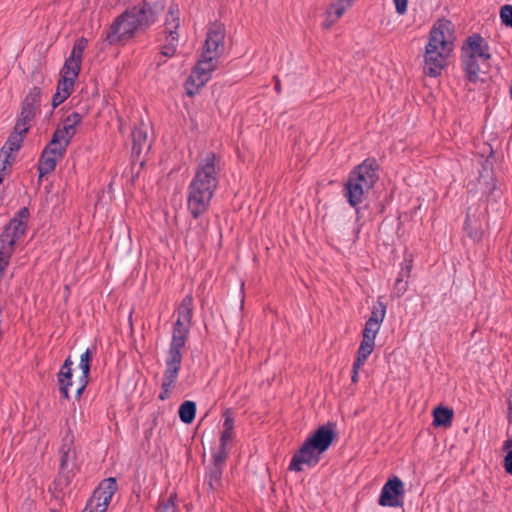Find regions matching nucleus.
Segmentation results:
<instances>
[{
	"instance_id": "10",
	"label": "nucleus",
	"mask_w": 512,
	"mask_h": 512,
	"mask_svg": "<svg viewBox=\"0 0 512 512\" xmlns=\"http://www.w3.org/2000/svg\"><path fill=\"white\" fill-rule=\"evenodd\" d=\"M117 489L115 478L102 480L86 503L83 512H106Z\"/></svg>"
},
{
	"instance_id": "31",
	"label": "nucleus",
	"mask_w": 512,
	"mask_h": 512,
	"mask_svg": "<svg viewBox=\"0 0 512 512\" xmlns=\"http://www.w3.org/2000/svg\"><path fill=\"white\" fill-rule=\"evenodd\" d=\"M223 467L211 464L208 472V485L210 489L216 490L221 485Z\"/></svg>"
},
{
	"instance_id": "46",
	"label": "nucleus",
	"mask_w": 512,
	"mask_h": 512,
	"mask_svg": "<svg viewBox=\"0 0 512 512\" xmlns=\"http://www.w3.org/2000/svg\"><path fill=\"white\" fill-rule=\"evenodd\" d=\"M4 175H5V172H1V174H0V184H2L3 181H4Z\"/></svg>"
},
{
	"instance_id": "25",
	"label": "nucleus",
	"mask_w": 512,
	"mask_h": 512,
	"mask_svg": "<svg viewBox=\"0 0 512 512\" xmlns=\"http://www.w3.org/2000/svg\"><path fill=\"white\" fill-rule=\"evenodd\" d=\"M353 2L354 0H337L332 3L326 10L324 27L329 29L352 6Z\"/></svg>"
},
{
	"instance_id": "32",
	"label": "nucleus",
	"mask_w": 512,
	"mask_h": 512,
	"mask_svg": "<svg viewBox=\"0 0 512 512\" xmlns=\"http://www.w3.org/2000/svg\"><path fill=\"white\" fill-rule=\"evenodd\" d=\"M386 315V305L382 302L381 298H378L377 302L373 305L371 315L368 321H374L382 324Z\"/></svg>"
},
{
	"instance_id": "49",
	"label": "nucleus",
	"mask_w": 512,
	"mask_h": 512,
	"mask_svg": "<svg viewBox=\"0 0 512 512\" xmlns=\"http://www.w3.org/2000/svg\"><path fill=\"white\" fill-rule=\"evenodd\" d=\"M509 95H510V98L512 99V85L510 86Z\"/></svg>"
},
{
	"instance_id": "28",
	"label": "nucleus",
	"mask_w": 512,
	"mask_h": 512,
	"mask_svg": "<svg viewBox=\"0 0 512 512\" xmlns=\"http://www.w3.org/2000/svg\"><path fill=\"white\" fill-rule=\"evenodd\" d=\"M79 72L75 70H67L65 67L61 69V78L57 84V91L62 92L66 96H70L73 91L74 83Z\"/></svg>"
},
{
	"instance_id": "45",
	"label": "nucleus",
	"mask_w": 512,
	"mask_h": 512,
	"mask_svg": "<svg viewBox=\"0 0 512 512\" xmlns=\"http://www.w3.org/2000/svg\"><path fill=\"white\" fill-rule=\"evenodd\" d=\"M508 421L512 423V400L508 403Z\"/></svg>"
},
{
	"instance_id": "33",
	"label": "nucleus",
	"mask_w": 512,
	"mask_h": 512,
	"mask_svg": "<svg viewBox=\"0 0 512 512\" xmlns=\"http://www.w3.org/2000/svg\"><path fill=\"white\" fill-rule=\"evenodd\" d=\"M176 503V494H171L168 498L162 499L159 502L156 512H177L178 510Z\"/></svg>"
},
{
	"instance_id": "18",
	"label": "nucleus",
	"mask_w": 512,
	"mask_h": 512,
	"mask_svg": "<svg viewBox=\"0 0 512 512\" xmlns=\"http://www.w3.org/2000/svg\"><path fill=\"white\" fill-rule=\"evenodd\" d=\"M488 50V45L483 44V38L478 34H474L466 39V43L462 47V56L472 54L473 57H479L484 62H487L491 58Z\"/></svg>"
},
{
	"instance_id": "30",
	"label": "nucleus",
	"mask_w": 512,
	"mask_h": 512,
	"mask_svg": "<svg viewBox=\"0 0 512 512\" xmlns=\"http://www.w3.org/2000/svg\"><path fill=\"white\" fill-rule=\"evenodd\" d=\"M179 418L185 424L193 422L196 415V404L193 401H184L179 407Z\"/></svg>"
},
{
	"instance_id": "42",
	"label": "nucleus",
	"mask_w": 512,
	"mask_h": 512,
	"mask_svg": "<svg viewBox=\"0 0 512 512\" xmlns=\"http://www.w3.org/2000/svg\"><path fill=\"white\" fill-rule=\"evenodd\" d=\"M224 417L223 429L234 431V419L230 416L228 411L224 413Z\"/></svg>"
},
{
	"instance_id": "34",
	"label": "nucleus",
	"mask_w": 512,
	"mask_h": 512,
	"mask_svg": "<svg viewBox=\"0 0 512 512\" xmlns=\"http://www.w3.org/2000/svg\"><path fill=\"white\" fill-rule=\"evenodd\" d=\"M433 425L439 427L448 424V407L439 406L433 411Z\"/></svg>"
},
{
	"instance_id": "14",
	"label": "nucleus",
	"mask_w": 512,
	"mask_h": 512,
	"mask_svg": "<svg viewBox=\"0 0 512 512\" xmlns=\"http://www.w3.org/2000/svg\"><path fill=\"white\" fill-rule=\"evenodd\" d=\"M82 121V115L78 112L69 114L62 122V126L58 127L53 136L52 144H59L67 149L72 137L76 134L77 126Z\"/></svg>"
},
{
	"instance_id": "1",
	"label": "nucleus",
	"mask_w": 512,
	"mask_h": 512,
	"mask_svg": "<svg viewBox=\"0 0 512 512\" xmlns=\"http://www.w3.org/2000/svg\"><path fill=\"white\" fill-rule=\"evenodd\" d=\"M220 158L214 152L206 153L198 162L195 174L187 187V209L195 226L189 224V234L200 239L206 232L209 221L200 219L209 209L211 200L219 185Z\"/></svg>"
},
{
	"instance_id": "21",
	"label": "nucleus",
	"mask_w": 512,
	"mask_h": 512,
	"mask_svg": "<svg viewBox=\"0 0 512 512\" xmlns=\"http://www.w3.org/2000/svg\"><path fill=\"white\" fill-rule=\"evenodd\" d=\"M370 190L363 188L360 184L347 178L343 188V195L346 198L349 205L356 209V213L359 214L358 205L363 201L364 195Z\"/></svg>"
},
{
	"instance_id": "24",
	"label": "nucleus",
	"mask_w": 512,
	"mask_h": 512,
	"mask_svg": "<svg viewBox=\"0 0 512 512\" xmlns=\"http://www.w3.org/2000/svg\"><path fill=\"white\" fill-rule=\"evenodd\" d=\"M72 366L73 361L71 357L68 356L63 365L60 368V371L57 375L59 391L63 395L64 398L69 399V387L73 385L72 382Z\"/></svg>"
},
{
	"instance_id": "13",
	"label": "nucleus",
	"mask_w": 512,
	"mask_h": 512,
	"mask_svg": "<svg viewBox=\"0 0 512 512\" xmlns=\"http://www.w3.org/2000/svg\"><path fill=\"white\" fill-rule=\"evenodd\" d=\"M404 493L402 480L397 476L389 478L381 489L378 504L383 507H401Z\"/></svg>"
},
{
	"instance_id": "48",
	"label": "nucleus",
	"mask_w": 512,
	"mask_h": 512,
	"mask_svg": "<svg viewBox=\"0 0 512 512\" xmlns=\"http://www.w3.org/2000/svg\"><path fill=\"white\" fill-rule=\"evenodd\" d=\"M453 416H454L453 410L450 408V414H449L450 422L452 421Z\"/></svg>"
},
{
	"instance_id": "5",
	"label": "nucleus",
	"mask_w": 512,
	"mask_h": 512,
	"mask_svg": "<svg viewBox=\"0 0 512 512\" xmlns=\"http://www.w3.org/2000/svg\"><path fill=\"white\" fill-rule=\"evenodd\" d=\"M446 29L447 21L440 19L432 27L429 34L428 43L425 47L424 71L431 77L440 75L448 63Z\"/></svg>"
},
{
	"instance_id": "43",
	"label": "nucleus",
	"mask_w": 512,
	"mask_h": 512,
	"mask_svg": "<svg viewBox=\"0 0 512 512\" xmlns=\"http://www.w3.org/2000/svg\"><path fill=\"white\" fill-rule=\"evenodd\" d=\"M359 369L360 368H356V362H354L353 367H352V375H351V380L353 383L358 382Z\"/></svg>"
},
{
	"instance_id": "6",
	"label": "nucleus",
	"mask_w": 512,
	"mask_h": 512,
	"mask_svg": "<svg viewBox=\"0 0 512 512\" xmlns=\"http://www.w3.org/2000/svg\"><path fill=\"white\" fill-rule=\"evenodd\" d=\"M28 217L29 209L21 208L0 234V282L15 252L17 243L25 236Z\"/></svg>"
},
{
	"instance_id": "26",
	"label": "nucleus",
	"mask_w": 512,
	"mask_h": 512,
	"mask_svg": "<svg viewBox=\"0 0 512 512\" xmlns=\"http://www.w3.org/2000/svg\"><path fill=\"white\" fill-rule=\"evenodd\" d=\"M412 268V261L405 259L404 267H402L401 271L398 274V277L395 280L393 287V295L396 297H401L406 291L408 287L407 279L410 276Z\"/></svg>"
},
{
	"instance_id": "7",
	"label": "nucleus",
	"mask_w": 512,
	"mask_h": 512,
	"mask_svg": "<svg viewBox=\"0 0 512 512\" xmlns=\"http://www.w3.org/2000/svg\"><path fill=\"white\" fill-rule=\"evenodd\" d=\"M177 314L178 317L173 326L172 337L167 352L183 356V349L188 340L193 317L192 295L188 294L182 299L177 309Z\"/></svg>"
},
{
	"instance_id": "9",
	"label": "nucleus",
	"mask_w": 512,
	"mask_h": 512,
	"mask_svg": "<svg viewBox=\"0 0 512 512\" xmlns=\"http://www.w3.org/2000/svg\"><path fill=\"white\" fill-rule=\"evenodd\" d=\"M180 27V10L179 6L172 3L167 11L163 34L165 35V43L160 46V58H171L177 52L179 34L178 28Z\"/></svg>"
},
{
	"instance_id": "8",
	"label": "nucleus",
	"mask_w": 512,
	"mask_h": 512,
	"mask_svg": "<svg viewBox=\"0 0 512 512\" xmlns=\"http://www.w3.org/2000/svg\"><path fill=\"white\" fill-rule=\"evenodd\" d=\"M60 467L58 485L66 488L70 485L76 469V450L74 447V436L68 431L62 439L59 449Z\"/></svg>"
},
{
	"instance_id": "37",
	"label": "nucleus",
	"mask_w": 512,
	"mask_h": 512,
	"mask_svg": "<svg viewBox=\"0 0 512 512\" xmlns=\"http://www.w3.org/2000/svg\"><path fill=\"white\" fill-rule=\"evenodd\" d=\"M228 456L227 447H222L219 445V450L212 455V463L213 465L224 467L226 458Z\"/></svg>"
},
{
	"instance_id": "20",
	"label": "nucleus",
	"mask_w": 512,
	"mask_h": 512,
	"mask_svg": "<svg viewBox=\"0 0 512 512\" xmlns=\"http://www.w3.org/2000/svg\"><path fill=\"white\" fill-rule=\"evenodd\" d=\"M31 126L32 124L17 119L14 130L8 137L7 141L2 147V150H8L9 153L18 151L22 145L24 136L29 131Z\"/></svg>"
},
{
	"instance_id": "4",
	"label": "nucleus",
	"mask_w": 512,
	"mask_h": 512,
	"mask_svg": "<svg viewBox=\"0 0 512 512\" xmlns=\"http://www.w3.org/2000/svg\"><path fill=\"white\" fill-rule=\"evenodd\" d=\"M225 29L220 24H214L208 31L204 51L198 60L190 78L198 81V86H203L215 70L218 59L224 50Z\"/></svg>"
},
{
	"instance_id": "19",
	"label": "nucleus",
	"mask_w": 512,
	"mask_h": 512,
	"mask_svg": "<svg viewBox=\"0 0 512 512\" xmlns=\"http://www.w3.org/2000/svg\"><path fill=\"white\" fill-rule=\"evenodd\" d=\"M131 137L133 157H138L144 149H150V144L148 143V125L143 121H140L139 124L134 126Z\"/></svg>"
},
{
	"instance_id": "44",
	"label": "nucleus",
	"mask_w": 512,
	"mask_h": 512,
	"mask_svg": "<svg viewBox=\"0 0 512 512\" xmlns=\"http://www.w3.org/2000/svg\"><path fill=\"white\" fill-rule=\"evenodd\" d=\"M166 60L164 58H160V53L156 56L155 58V63L157 65V67H160L162 66L163 64H165Z\"/></svg>"
},
{
	"instance_id": "16",
	"label": "nucleus",
	"mask_w": 512,
	"mask_h": 512,
	"mask_svg": "<svg viewBox=\"0 0 512 512\" xmlns=\"http://www.w3.org/2000/svg\"><path fill=\"white\" fill-rule=\"evenodd\" d=\"M40 103L41 89L34 86L29 90L28 94L24 98L21 106V112L17 119L32 124L37 112H39Z\"/></svg>"
},
{
	"instance_id": "11",
	"label": "nucleus",
	"mask_w": 512,
	"mask_h": 512,
	"mask_svg": "<svg viewBox=\"0 0 512 512\" xmlns=\"http://www.w3.org/2000/svg\"><path fill=\"white\" fill-rule=\"evenodd\" d=\"M182 359V355H176L169 352L166 353L165 370L163 373L161 392L159 394L160 400H166L174 389L181 369Z\"/></svg>"
},
{
	"instance_id": "41",
	"label": "nucleus",
	"mask_w": 512,
	"mask_h": 512,
	"mask_svg": "<svg viewBox=\"0 0 512 512\" xmlns=\"http://www.w3.org/2000/svg\"><path fill=\"white\" fill-rule=\"evenodd\" d=\"M67 98H68V96H66L62 92H59V91L56 90V92H55V94L53 95V98H52V106H53V108H56L57 106H59Z\"/></svg>"
},
{
	"instance_id": "40",
	"label": "nucleus",
	"mask_w": 512,
	"mask_h": 512,
	"mask_svg": "<svg viewBox=\"0 0 512 512\" xmlns=\"http://www.w3.org/2000/svg\"><path fill=\"white\" fill-rule=\"evenodd\" d=\"M393 2L399 15H404L407 12L408 0H393Z\"/></svg>"
},
{
	"instance_id": "2",
	"label": "nucleus",
	"mask_w": 512,
	"mask_h": 512,
	"mask_svg": "<svg viewBox=\"0 0 512 512\" xmlns=\"http://www.w3.org/2000/svg\"><path fill=\"white\" fill-rule=\"evenodd\" d=\"M163 10L162 2L146 0L127 8L113 20L105 32L104 40L111 46L125 45L137 33L145 32L153 26Z\"/></svg>"
},
{
	"instance_id": "12",
	"label": "nucleus",
	"mask_w": 512,
	"mask_h": 512,
	"mask_svg": "<svg viewBox=\"0 0 512 512\" xmlns=\"http://www.w3.org/2000/svg\"><path fill=\"white\" fill-rule=\"evenodd\" d=\"M378 169L376 159L367 158L349 173L348 178L371 190L379 179Z\"/></svg>"
},
{
	"instance_id": "35",
	"label": "nucleus",
	"mask_w": 512,
	"mask_h": 512,
	"mask_svg": "<svg viewBox=\"0 0 512 512\" xmlns=\"http://www.w3.org/2000/svg\"><path fill=\"white\" fill-rule=\"evenodd\" d=\"M380 327L381 324L367 320L362 332V337L367 340L375 341L376 335L378 334Z\"/></svg>"
},
{
	"instance_id": "36",
	"label": "nucleus",
	"mask_w": 512,
	"mask_h": 512,
	"mask_svg": "<svg viewBox=\"0 0 512 512\" xmlns=\"http://www.w3.org/2000/svg\"><path fill=\"white\" fill-rule=\"evenodd\" d=\"M502 448L507 451L503 460L505 471L512 475V437L504 441Z\"/></svg>"
},
{
	"instance_id": "29",
	"label": "nucleus",
	"mask_w": 512,
	"mask_h": 512,
	"mask_svg": "<svg viewBox=\"0 0 512 512\" xmlns=\"http://www.w3.org/2000/svg\"><path fill=\"white\" fill-rule=\"evenodd\" d=\"M375 347V341L367 340L362 338L360 346L357 351V357L354 362H356V368H360L363 366L367 360V358L371 355Z\"/></svg>"
},
{
	"instance_id": "22",
	"label": "nucleus",
	"mask_w": 512,
	"mask_h": 512,
	"mask_svg": "<svg viewBox=\"0 0 512 512\" xmlns=\"http://www.w3.org/2000/svg\"><path fill=\"white\" fill-rule=\"evenodd\" d=\"M93 356V350L91 348H87L84 353L80 356V362H79V368L82 371V374L79 376L77 381V388H76V397L79 398L83 391L85 390L86 386L89 382V374H90V362L92 360Z\"/></svg>"
},
{
	"instance_id": "3",
	"label": "nucleus",
	"mask_w": 512,
	"mask_h": 512,
	"mask_svg": "<svg viewBox=\"0 0 512 512\" xmlns=\"http://www.w3.org/2000/svg\"><path fill=\"white\" fill-rule=\"evenodd\" d=\"M336 437L335 424L327 423L320 426L315 432L307 438L299 450L293 455L289 470L300 472L303 466L309 468L316 466L321 455L330 447Z\"/></svg>"
},
{
	"instance_id": "39",
	"label": "nucleus",
	"mask_w": 512,
	"mask_h": 512,
	"mask_svg": "<svg viewBox=\"0 0 512 512\" xmlns=\"http://www.w3.org/2000/svg\"><path fill=\"white\" fill-rule=\"evenodd\" d=\"M235 433L233 430L223 429L220 437V446L227 447L228 443L234 439Z\"/></svg>"
},
{
	"instance_id": "17",
	"label": "nucleus",
	"mask_w": 512,
	"mask_h": 512,
	"mask_svg": "<svg viewBox=\"0 0 512 512\" xmlns=\"http://www.w3.org/2000/svg\"><path fill=\"white\" fill-rule=\"evenodd\" d=\"M462 65L465 71L466 77L470 82L476 83L478 81L485 82L486 79L483 76L488 74L489 63L484 62L482 60V64L480 65L477 61V58L473 57V55H465L462 56Z\"/></svg>"
},
{
	"instance_id": "27",
	"label": "nucleus",
	"mask_w": 512,
	"mask_h": 512,
	"mask_svg": "<svg viewBox=\"0 0 512 512\" xmlns=\"http://www.w3.org/2000/svg\"><path fill=\"white\" fill-rule=\"evenodd\" d=\"M465 230L467 231L469 237L474 241L480 240L483 235L482 222L475 213H471V208H469L467 211Z\"/></svg>"
},
{
	"instance_id": "15",
	"label": "nucleus",
	"mask_w": 512,
	"mask_h": 512,
	"mask_svg": "<svg viewBox=\"0 0 512 512\" xmlns=\"http://www.w3.org/2000/svg\"><path fill=\"white\" fill-rule=\"evenodd\" d=\"M66 152V148L59 144H52V140L49 142V144L45 147L43 150L39 164H38V171H39V177L42 178L43 176L51 173L54 171L56 167L57 160L62 158Z\"/></svg>"
},
{
	"instance_id": "23",
	"label": "nucleus",
	"mask_w": 512,
	"mask_h": 512,
	"mask_svg": "<svg viewBox=\"0 0 512 512\" xmlns=\"http://www.w3.org/2000/svg\"><path fill=\"white\" fill-rule=\"evenodd\" d=\"M87 47V40L83 37L77 39L73 45L70 56L66 59L63 67L67 70L80 72L84 50Z\"/></svg>"
},
{
	"instance_id": "38",
	"label": "nucleus",
	"mask_w": 512,
	"mask_h": 512,
	"mask_svg": "<svg viewBox=\"0 0 512 512\" xmlns=\"http://www.w3.org/2000/svg\"><path fill=\"white\" fill-rule=\"evenodd\" d=\"M500 18L505 26L512 28V5H504L501 7Z\"/></svg>"
},
{
	"instance_id": "47",
	"label": "nucleus",
	"mask_w": 512,
	"mask_h": 512,
	"mask_svg": "<svg viewBox=\"0 0 512 512\" xmlns=\"http://www.w3.org/2000/svg\"><path fill=\"white\" fill-rule=\"evenodd\" d=\"M275 89L277 92H280V84L278 81L276 82Z\"/></svg>"
}]
</instances>
